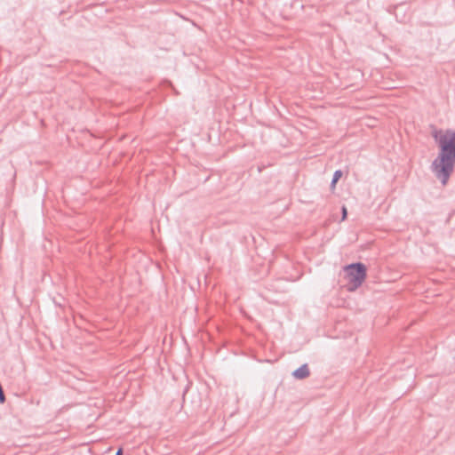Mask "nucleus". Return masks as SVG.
Instances as JSON below:
<instances>
[{
    "label": "nucleus",
    "instance_id": "obj_1",
    "mask_svg": "<svg viewBox=\"0 0 455 455\" xmlns=\"http://www.w3.org/2000/svg\"><path fill=\"white\" fill-rule=\"evenodd\" d=\"M433 138L439 147V154L433 161L431 168L443 185H446L455 167V131L435 130Z\"/></svg>",
    "mask_w": 455,
    "mask_h": 455
},
{
    "label": "nucleus",
    "instance_id": "obj_2",
    "mask_svg": "<svg viewBox=\"0 0 455 455\" xmlns=\"http://www.w3.org/2000/svg\"><path fill=\"white\" fill-rule=\"evenodd\" d=\"M366 270L365 265L361 262L352 263L345 267L349 291H355L362 285L366 278Z\"/></svg>",
    "mask_w": 455,
    "mask_h": 455
},
{
    "label": "nucleus",
    "instance_id": "obj_3",
    "mask_svg": "<svg viewBox=\"0 0 455 455\" xmlns=\"http://www.w3.org/2000/svg\"><path fill=\"white\" fill-rule=\"evenodd\" d=\"M310 375V370L307 363H304L292 372V376L297 379H304Z\"/></svg>",
    "mask_w": 455,
    "mask_h": 455
},
{
    "label": "nucleus",
    "instance_id": "obj_4",
    "mask_svg": "<svg viewBox=\"0 0 455 455\" xmlns=\"http://www.w3.org/2000/svg\"><path fill=\"white\" fill-rule=\"evenodd\" d=\"M341 176H342V172L340 170H337L333 174V177H332V180L331 182V186L334 187L335 184L338 182V180L341 178Z\"/></svg>",
    "mask_w": 455,
    "mask_h": 455
},
{
    "label": "nucleus",
    "instance_id": "obj_5",
    "mask_svg": "<svg viewBox=\"0 0 455 455\" xmlns=\"http://www.w3.org/2000/svg\"><path fill=\"white\" fill-rule=\"evenodd\" d=\"M342 218H341V220H345L347 219V208L345 205L342 206Z\"/></svg>",
    "mask_w": 455,
    "mask_h": 455
},
{
    "label": "nucleus",
    "instance_id": "obj_6",
    "mask_svg": "<svg viewBox=\"0 0 455 455\" xmlns=\"http://www.w3.org/2000/svg\"><path fill=\"white\" fill-rule=\"evenodd\" d=\"M116 455H123V450L122 449H118V451H116Z\"/></svg>",
    "mask_w": 455,
    "mask_h": 455
}]
</instances>
